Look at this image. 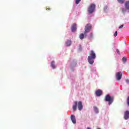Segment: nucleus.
I'll list each match as a JSON object with an SVG mask.
<instances>
[{"label":"nucleus","instance_id":"obj_21","mask_svg":"<svg viewBox=\"0 0 129 129\" xmlns=\"http://www.w3.org/2000/svg\"><path fill=\"white\" fill-rule=\"evenodd\" d=\"M126 102H127V105H129V96L127 98Z\"/></svg>","mask_w":129,"mask_h":129},{"label":"nucleus","instance_id":"obj_15","mask_svg":"<svg viewBox=\"0 0 129 129\" xmlns=\"http://www.w3.org/2000/svg\"><path fill=\"white\" fill-rule=\"evenodd\" d=\"M94 110L96 113H98L99 112L98 111V108L96 106L94 107Z\"/></svg>","mask_w":129,"mask_h":129},{"label":"nucleus","instance_id":"obj_25","mask_svg":"<svg viewBox=\"0 0 129 129\" xmlns=\"http://www.w3.org/2000/svg\"><path fill=\"white\" fill-rule=\"evenodd\" d=\"M107 6H105L104 8V11H106V10H107Z\"/></svg>","mask_w":129,"mask_h":129},{"label":"nucleus","instance_id":"obj_14","mask_svg":"<svg viewBox=\"0 0 129 129\" xmlns=\"http://www.w3.org/2000/svg\"><path fill=\"white\" fill-rule=\"evenodd\" d=\"M66 45L67 46H69L71 45V40H68L67 42H66Z\"/></svg>","mask_w":129,"mask_h":129},{"label":"nucleus","instance_id":"obj_9","mask_svg":"<svg viewBox=\"0 0 129 129\" xmlns=\"http://www.w3.org/2000/svg\"><path fill=\"white\" fill-rule=\"evenodd\" d=\"M95 93L96 96H101L102 95V90L99 89L96 91Z\"/></svg>","mask_w":129,"mask_h":129},{"label":"nucleus","instance_id":"obj_23","mask_svg":"<svg viewBox=\"0 0 129 129\" xmlns=\"http://www.w3.org/2000/svg\"><path fill=\"white\" fill-rule=\"evenodd\" d=\"M46 10V11H51V9L50 7H47Z\"/></svg>","mask_w":129,"mask_h":129},{"label":"nucleus","instance_id":"obj_16","mask_svg":"<svg viewBox=\"0 0 129 129\" xmlns=\"http://www.w3.org/2000/svg\"><path fill=\"white\" fill-rule=\"evenodd\" d=\"M80 39H81V40H83L84 39V34L83 33L80 34Z\"/></svg>","mask_w":129,"mask_h":129},{"label":"nucleus","instance_id":"obj_7","mask_svg":"<svg viewBox=\"0 0 129 129\" xmlns=\"http://www.w3.org/2000/svg\"><path fill=\"white\" fill-rule=\"evenodd\" d=\"M122 76V74L121 72H118L116 74V78L117 80L119 81L121 79V77Z\"/></svg>","mask_w":129,"mask_h":129},{"label":"nucleus","instance_id":"obj_29","mask_svg":"<svg viewBox=\"0 0 129 129\" xmlns=\"http://www.w3.org/2000/svg\"><path fill=\"white\" fill-rule=\"evenodd\" d=\"M98 129H101V128H98Z\"/></svg>","mask_w":129,"mask_h":129},{"label":"nucleus","instance_id":"obj_19","mask_svg":"<svg viewBox=\"0 0 129 129\" xmlns=\"http://www.w3.org/2000/svg\"><path fill=\"white\" fill-rule=\"evenodd\" d=\"M122 61L124 62V63H125L126 62V57H123L122 58Z\"/></svg>","mask_w":129,"mask_h":129},{"label":"nucleus","instance_id":"obj_27","mask_svg":"<svg viewBox=\"0 0 129 129\" xmlns=\"http://www.w3.org/2000/svg\"><path fill=\"white\" fill-rule=\"evenodd\" d=\"M114 36V37H116V36H117V33H115Z\"/></svg>","mask_w":129,"mask_h":129},{"label":"nucleus","instance_id":"obj_3","mask_svg":"<svg viewBox=\"0 0 129 129\" xmlns=\"http://www.w3.org/2000/svg\"><path fill=\"white\" fill-rule=\"evenodd\" d=\"M95 10V5L94 4H91L88 8V12L89 14H92Z\"/></svg>","mask_w":129,"mask_h":129},{"label":"nucleus","instance_id":"obj_18","mask_svg":"<svg viewBox=\"0 0 129 129\" xmlns=\"http://www.w3.org/2000/svg\"><path fill=\"white\" fill-rule=\"evenodd\" d=\"M125 0H117V1L120 3V4H123L124 3Z\"/></svg>","mask_w":129,"mask_h":129},{"label":"nucleus","instance_id":"obj_20","mask_svg":"<svg viewBox=\"0 0 129 129\" xmlns=\"http://www.w3.org/2000/svg\"><path fill=\"white\" fill-rule=\"evenodd\" d=\"M81 2V0H76L75 3L76 5H78L79 3Z\"/></svg>","mask_w":129,"mask_h":129},{"label":"nucleus","instance_id":"obj_2","mask_svg":"<svg viewBox=\"0 0 129 129\" xmlns=\"http://www.w3.org/2000/svg\"><path fill=\"white\" fill-rule=\"evenodd\" d=\"M113 97H111L110 96L107 95L105 96V100L108 102L109 105H110L112 102H113Z\"/></svg>","mask_w":129,"mask_h":129},{"label":"nucleus","instance_id":"obj_17","mask_svg":"<svg viewBox=\"0 0 129 129\" xmlns=\"http://www.w3.org/2000/svg\"><path fill=\"white\" fill-rule=\"evenodd\" d=\"M125 12H126V10H125V9H124V8H122L121 9V12L123 14H124V13H125Z\"/></svg>","mask_w":129,"mask_h":129},{"label":"nucleus","instance_id":"obj_28","mask_svg":"<svg viewBox=\"0 0 129 129\" xmlns=\"http://www.w3.org/2000/svg\"><path fill=\"white\" fill-rule=\"evenodd\" d=\"M115 33H117V31H115Z\"/></svg>","mask_w":129,"mask_h":129},{"label":"nucleus","instance_id":"obj_4","mask_svg":"<svg viewBox=\"0 0 129 129\" xmlns=\"http://www.w3.org/2000/svg\"><path fill=\"white\" fill-rule=\"evenodd\" d=\"M92 28V26H91V24H90V23L87 24L85 27V33H88L90 32V30H91Z\"/></svg>","mask_w":129,"mask_h":129},{"label":"nucleus","instance_id":"obj_11","mask_svg":"<svg viewBox=\"0 0 129 129\" xmlns=\"http://www.w3.org/2000/svg\"><path fill=\"white\" fill-rule=\"evenodd\" d=\"M71 119L73 123L74 124L76 123V118H75V116L74 115H71Z\"/></svg>","mask_w":129,"mask_h":129},{"label":"nucleus","instance_id":"obj_13","mask_svg":"<svg viewBox=\"0 0 129 129\" xmlns=\"http://www.w3.org/2000/svg\"><path fill=\"white\" fill-rule=\"evenodd\" d=\"M51 67H52L53 69H55V68H56V66H55V61H51Z\"/></svg>","mask_w":129,"mask_h":129},{"label":"nucleus","instance_id":"obj_10","mask_svg":"<svg viewBox=\"0 0 129 129\" xmlns=\"http://www.w3.org/2000/svg\"><path fill=\"white\" fill-rule=\"evenodd\" d=\"M124 119H128L129 118V111H126L124 114Z\"/></svg>","mask_w":129,"mask_h":129},{"label":"nucleus","instance_id":"obj_6","mask_svg":"<svg viewBox=\"0 0 129 129\" xmlns=\"http://www.w3.org/2000/svg\"><path fill=\"white\" fill-rule=\"evenodd\" d=\"M71 30L72 32H73V33L76 32V31L77 30V24H76V23H74L72 25Z\"/></svg>","mask_w":129,"mask_h":129},{"label":"nucleus","instance_id":"obj_1","mask_svg":"<svg viewBox=\"0 0 129 129\" xmlns=\"http://www.w3.org/2000/svg\"><path fill=\"white\" fill-rule=\"evenodd\" d=\"M75 104L73 105V110H76L77 109V105L79 110L81 111L83 109V105H82V102L77 101H74Z\"/></svg>","mask_w":129,"mask_h":129},{"label":"nucleus","instance_id":"obj_22","mask_svg":"<svg viewBox=\"0 0 129 129\" xmlns=\"http://www.w3.org/2000/svg\"><path fill=\"white\" fill-rule=\"evenodd\" d=\"M116 52L118 55H120V52L119 51V50L116 49Z\"/></svg>","mask_w":129,"mask_h":129},{"label":"nucleus","instance_id":"obj_12","mask_svg":"<svg viewBox=\"0 0 129 129\" xmlns=\"http://www.w3.org/2000/svg\"><path fill=\"white\" fill-rule=\"evenodd\" d=\"M124 7L126 10L129 11V1H127L125 2Z\"/></svg>","mask_w":129,"mask_h":129},{"label":"nucleus","instance_id":"obj_5","mask_svg":"<svg viewBox=\"0 0 129 129\" xmlns=\"http://www.w3.org/2000/svg\"><path fill=\"white\" fill-rule=\"evenodd\" d=\"M94 59H95V57H92L91 56L88 57V61L91 65H92L94 63Z\"/></svg>","mask_w":129,"mask_h":129},{"label":"nucleus","instance_id":"obj_24","mask_svg":"<svg viewBox=\"0 0 129 129\" xmlns=\"http://www.w3.org/2000/svg\"><path fill=\"white\" fill-rule=\"evenodd\" d=\"M123 28V25H121V26H120L119 27V29H121V28Z\"/></svg>","mask_w":129,"mask_h":129},{"label":"nucleus","instance_id":"obj_8","mask_svg":"<svg viewBox=\"0 0 129 129\" xmlns=\"http://www.w3.org/2000/svg\"><path fill=\"white\" fill-rule=\"evenodd\" d=\"M89 57H92L93 58H96V54L95 52L93 50H91L90 52V55L88 56Z\"/></svg>","mask_w":129,"mask_h":129},{"label":"nucleus","instance_id":"obj_26","mask_svg":"<svg viewBox=\"0 0 129 129\" xmlns=\"http://www.w3.org/2000/svg\"><path fill=\"white\" fill-rule=\"evenodd\" d=\"M126 83H127V84H129V80L128 79L126 80Z\"/></svg>","mask_w":129,"mask_h":129}]
</instances>
